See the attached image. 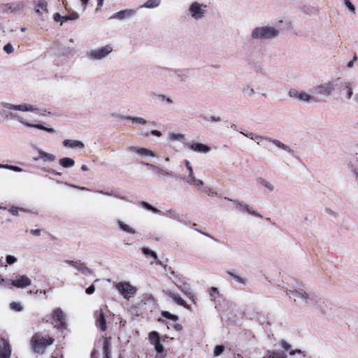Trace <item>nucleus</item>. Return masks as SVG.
Returning <instances> with one entry per match:
<instances>
[{"instance_id": "nucleus-32", "label": "nucleus", "mask_w": 358, "mask_h": 358, "mask_svg": "<svg viewBox=\"0 0 358 358\" xmlns=\"http://www.w3.org/2000/svg\"><path fill=\"white\" fill-rule=\"evenodd\" d=\"M178 287L182 293H184V294L188 297H193L192 289L187 283H182V285H178Z\"/></svg>"}, {"instance_id": "nucleus-37", "label": "nucleus", "mask_w": 358, "mask_h": 358, "mask_svg": "<svg viewBox=\"0 0 358 358\" xmlns=\"http://www.w3.org/2000/svg\"><path fill=\"white\" fill-rule=\"evenodd\" d=\"M264 358H287V357L278 352L268 351Z\"/></svg>"}, {"instance_id": "nucleus-14", "label": "nucleus", "mask_w": 358, "mask_h": 358, "mask_svg": "<svg viewBox=\"0 0 358 358\" xmlns=\"http://www.w3.org/2000/svg\"><path fill=\"white\" fill-rule=\"evenodd\" d=\"M31 280L25 275H20L15 280H13L11 284L17 288H25L31 285Z\"/></svg>"}, {"instance_id": "nucleus-7", "label": "nucleus", "mask_w": 358, "mask_h": 358, "mask_svg": "<svg viewBox=\"0 0 358 358\" xmlns=\"http://www.w3.org/2000/svg\"><path fill=\"white\" fill-rule=\"evenodd\" d=\"M113 50L112 45H106L104 46L91 50L87 52L88 59L97 61L101 60L109 55Z\"/></svg>"}, {"instance_id": "nucleus-23", "label": "nucleus", "mask_w": 358, "mask_h": 358, "mask_svg": "<svg viewBox=\"0 0 358 358\" xmlns=\"http://www.w3.org/2000/svg\"><path fill=\"white\" fill-rule=\"evenodd\" d=\"M36 12L39 15H42L48 12L47 3L43 0H39L35 3Z\"/></svg>"}, {"instance_id": "nucleus-45", "label": "nucleus", "mask_w": 358, "mask_h": 358, "mask_svg": "<svg viewBox=\"0 0 358 358\" xmlns=\"http://www.w3.org/2000/svg\"><path fill=\"white\" fill-rule=\"evenodd\" d=\"M10 307L12 310H15V311H17V312H20L23 309V307L22 306V304L20 303H18V302H13L10 304Z\"/></svg>"}, {"instance_id": "nucleus-16", "label": "nucleus", "mask_w": 358, "mask_h": 358, "mask_svg": "<svg viewBox=\"0 0 358 358\" xmlns=\"http://www.w3.org/2000/svg\"><path fill=\"white\" fill-rule=\"evenodd\" d=\"M301 301L308 306H313L318 302V298L314 293L304 291Z\"/></svg>"}, {"instance_id": "nucleus-5", "label": "nucleus", "mask_w": 358, "mask_h": 358, "mask_svg": "<svg viewBox=\"0 0 358 358\" xmlns=\"http://www.w3.org/2000/svg\"><path fill=\"white\" fill-rule=\"evenodd\" d=\"M343 79L340 77L332 78L326 83L316 85L314 88L315 92L320 95H331L339 85H341Z\"/></svg>"}, {"instance_id": "nucleus-17", "label": "nucleus", "mask_w": 358, "mask_h": 358, "mask_svg": "<svg viewBox=\"0 0 358 358\" xmlns=\"http://www.w3.org/2000/svg\"><path fill=\"white\" fill-rule=\"evenodd\" d=\"M136 13V11L133 9H125L120 10L119 12H117L113 15L110 16V19H118V20H124L126 18H129L134 15Z\"/></svg>"}, {"instance_id": "nucleus-33", "label": "nucleus", "mask_w": 358, "mask_h": 358, "mask_svg": "<svg viewBox=\"0 0 358 358\" xmlns=\"http://www.w3.org/2000/svg\"><path fill=\"white\" fill-rule=\"evenodd\" d=\"M341 85L343 86V89L346 91L347 99H351L352 94H353L352 83L348 80H343Z\"/></svg>"}, {"instance_id": "nucleus-43", "label": "nucleus", "mask_w": 358, "mask_h": 358, "mask_svg": "<svg viewBox=\"0 0 358 358\" xmlns=\"http://www.w3.org/2000/svg\"><path fill=\"white\" fill-rule=\"evenodd\" d=\"M203 120H205L206 122H214V123H217L221 121V119L220 117L215 116V115L203 117Z\"/></svg>"}, {"instance_id": "nucleus-12", "label": "nucleus", "mask_w": 358, "mask_h": 358, "mask_svg": "<svg viewBox=\"0 0 358 358\" xmlns=\"http://www.w3.org/2000/svg\"><path fill=\"white\" fill-rule=\"evenodd\" d=\"M65 263L68 264L69 265L74 267L78 271L81 272L83 274L85 275H89L92 274V271L87 268L83 263H82L80 261H69L66 260L65 261Z\"/></svg>"}, {"instance_id": "nucleus-44", "label": "nucleus", "mask_w": 358, "mask_h": 358, "mask_svg": "<svg viewBox=\"0 0 358 358\" xmlns=\"http://www.w3.org/2000/svg\"><path fill=\"white\" fill-rule=\"evenodd\" d=\"M229 275L231 277V278L235 280L236 282L241 283V284H245V279L237 275L236 274H234L232 273H229Z\"/></svg>"}, {"instance_id": "nucleus-61", "label": "nucleus", "mask_w": 358, "mask_h": 358, "mask_svg": "<svg viewBox=\"0 0 358 358\" xmlns=\"http://www.w3.org/2000/svg\"><path fill=\"white\" fill-rule=\"evenodd\" d=\"M281 346L285 350H288L290 348L289 345L285 341L281 342Z\"/></svg>"}, {"instance_id": "nucleus-11", "label": "nucleus", "mask_w": 358, "mask_h": 358, "mask_svg": "<svg viewBox=\"0 0 358 358\" xmlns=\"http://www.w3.org/2000/svg\"><path fill=\"white\" fill-rule=\"evenodd\" d=\"M127 150L141 157H155V153L153 151L145 148L130 146L128 148Z\"/></svg>"}, {"instance_id": "nucleus-62", "label": "nucleus", "mask_w": 358, "mask_h": 358, "mask_svg": "<svg viewBox=\"0 0 358 358\" xmlns=\"http://www.w3.org/2000/svg\"><path fill=\"white\" fill-rule=\"evenodd\" d=\"M31 233L36 236H39L41 234V230L40 229H32L31 230Z\"/></svg>"}, {"instance_id": "nucleus-59", "label": "nucleus", "mask_w": 358, "mask_h": 358, "mask_svg": "<svg viewBox=\"0 0 358 358\" xmlns=\"http://www.w3.org/2000/svg\"><path fill=\"white\" fill-rule=\"evenodd\" d=\"M356 59H357V57H354V59H353V60L350 61V62L347 64V67H348V68H349V69H350V68H352V67L353 66V65H354V62H355V61Z\"/></svg>"}, {"instance_id": "nucleus-24", "label": "nucleus", "mask_w": 358, "mask_h": 358, "mask_svg": "<svg viewBox=\"0 0 358 358\" xmlns=\"http://www.w3.org/2000/svg\"><path fill=\"white\" fill-rule=\"evenodd\" d=\"M11 348L8 343L4 342L2 346H0V358H10Z\"/></svg>"}, {"instance_id": "nucleus-10", "label": "nucleus", "mask_w": 358, "mask_h": 358, "mask_svg": "<svg viewBox=\"0 0 358 358\" xmlns=\"http://www.w3.org/2000/svg\"><path fill=\"white\" fill-rule=\"evenodd\" d=\"M34 149L38 152V156L34 157L35 161L42 160L44 162L51 163L56 160V156L54 154L48 152L37 146H34Z\"/></svg>"}, {"instance_id": "nucleus-22", "label": "nucleus", "mask_w": 358, "mask_h": 358, "mask_svg": "<svg viewBox=\"0 0 358 358\" xmlns=\"http://www.w3.org/2000/svg\"><path fill=\"white\" fill-rule=\"evenodd\" d=\"M348 166L355 177L356 183L358 185V160L357 159L350 160L348 164Z\"/></svg>"}, {"instance_id": "nucleus-51", "label": "nucleus", "mask_w": 358, "mask_h": 358, "mask_svg": "<svg viewBox=\"0 0 358 358\" xmlns=\"http://www.w3.org/2000/svg\"><path fill=\"white\" fill-rule=\"evenodd\" d=\"M224 350V347L223 345H217L214 349V355L219 356L221 355Z\"/></svg>"}, {"instance_id": "nucleus-2", "label": "nucleus", "mask_w": 358, "mask_h": 358, "mask_svg": "<svg viewBox=\"0 0 358 358\" xmlns=\"http://www.w3.org/2000/svg\"><path fill=\"white\" fill-rule=\"evenodd\" d=\"M208 8V5L203 2L193 1L188 6L187 15L192 20L197 22L203 20L206 16Z\"/></svg>"}, {"instance_id": "nucleus-40", "label": "nucleus", "mask_w": 358, "mask_h": 358, "mask_svg": "<svg viewBox=\"0 0 358 358\" xmlns=\"http://www.w3.org/2000/svg\"><path fill=\"white\" fill-rule=\"evenodd\" d=\"M343 3L345 7L347 9H348V10L350 12V13L355 14V13H356L355 6L350 0H343Z\"/></svg>"}, {"instance_id": "nucleus-9", "label": "nucleus", "mask_w": 358, "mask_h": 358, "mask_svg": "<svg viewBox=\"0 0 358 358\" xmlns=\"http://www.w3.org/2000/svg\"><path fill=\"white\" fill-rule=\"evenodd\" d=\"M290 97L296 99L305 103H310L314 101V97L309 94L296 90H290L289 92Z\"/></svg>"}, {"instance_id": "nucleus-4", "label": "nucleus", "mask_w": 358, "mask_h": 358, "mask_svg": "<svg viewBox=\"0 0 358 358\" xmlns=\"http://www.w3.org/2000/svg\"><path fill=\"white\" fill-rule=\"evenodd\" d=\"M10 115L12 117L16 118L19 123L27 128H34L50 134H53L55 131L53 128L45 127L43 122L30 119L28 115H13L12 114Z\"/></svg>"}, {"instance_id": "nucleus-58", "label": "nucleus", "mask_w": 358, "mask_h": 358, "mask_svg": "<svg viewBox=\"0 0 358 358\" xmlns=\"http://www.w3.org/2000/svg\"><path fill=\"white\" fill-rule=\"evenodd\" d=\"M62 17L63 16L60 15L59 13H56V14L54 15V20L56 22H58L59 20L62 21Z\"/></svg>"}, {"instance_id": "nucleus-46", "label": "nucleus", "mask_w": 358, "mask_h": 358, "mask_svg": "<svg viewBox=\"0 0 358 358\" xmlns=\"http://www.w3.org/2000/svg\"><path fill=\"white\" fill-rule=\"evenodd\" d=\"M141 206H143V208H145L147 210H152L154 213H159V210L158 209H157L156 208L152 206L151 205H150L148 203H147L145 201H142L141 203Z\"/></svg>"}, {"instance_id": "nucleus-47", "label": "nucleus", "mask_w": 358, "mask_h": 358, "mask_svg": "<svg viewBox=\"0 0 358 358\" xmlns=\"http://www.w3.org/2000/svg\"><path fill=\"white\" fill-rule=\"evenodd\" d=\"M143 252L146 255H150L154 259H157V255L155 252L148 249V248H143Z\"/></svg>"}, {"instance_id": "nucleus-35", "label": "nucleus", "mask_w": 358, "mask_h": 358, "mask_svg": "<svg viewBox=\"0 0 358 358\" xmlns=\"http://www.w3.org/2000/svg\"><path fill=\"white\" fill-rule=\"evenodd\" d=\"M156 97L159 101L163 102L167 105L173 104V99L167 96L165 94H159L156 95Z\"/></svg>"}, {"instance_id": "nucleus-36", "label": "nucleus", "mask_w": 358, "mask_h": 358, "mask_svg": "<svg viewBox=\"0 0 358 358\" xmlns=\"http://www.w3.org/2000/svg\"><path fill=\"white\" fill-rule=\"evenodd\" d=\"M145 165L149 166L153 171H155L157 174L162 175V176H171V174L169 173H168L166 171H165L161 168H159L156 166H154L150 164H145Z\"/></svg>"}, {"instance_id": "nucleus-53", "label": "nucleus", "mask_w": 358, "mask_h": 358, "mask_svg": "<svg viewBox=\"0 0 358 358\" xmlns=\"http://www.w3.org/2000/svg\"><path fill=\"white\" fill-rule=\"evenodd\" d=\"M6 263L10 265L13 264L14 263H15L17 262L16 257H15L13 255H8L6 258Z\"/></svg>"}, {"instance_id": "nucleus-50", "label": "nucleus", "mask_w": 358, "mask_h": 358, "mask_svg": "<svg viewBox=\"0 0 358 358\" xmlns=\"http://www.w3.org/2000/svg\"><path fill=\"white\" fill-rule=\"evenodd\" d=\"M243 92H245L249 96H253L255 95V90L249 86L244 87Z\"/></svg>"}, {"instance_id": "nucleus-56", "label": "nucleus", "mask_w": 358, "mask_h": 358, "mask_svg": "<svg viewBox=\"0 0 358 358\" xmlns=\"http://www.w3.org/2000/svg\"><path fill=\"white\" fill-rule=\"evenodd\" d=\"M94 290H95L94 286V285H91L88 288L86 289L85 292L87 294H92L94 293Z\"/></svg>"}, {"instance_id": "nucleus-3", "label": "nucleus", "mask_w": 358, "mask_h": 358, "mask_svg": "<svg viewBox=\"0 0 358 358\" xmlns=\"http://www.w3.org/2000/svg\"><path fill=\"white\" fill-rule=\"evenodd\" d=\"M1 106L4 110H13L23 112H31L40 116H45L46 114L50 113L45 108H38L35 105H31L29 103L15 105L10 103H2Z\"/></svg>"}, {"instance_id": "nucleus-13", "label": "nucleus", "mask_w": 358, "mask_h": 358, "mask_svg": "<svg viewBox=\"0 0 358 358\" xmlns=\"http://www.w3.org/2000/svg\"><path fill=\"white\" fill-rule=\"evenodd\" d=\"M149 341L151 344L155 345V348L157 352L162 353L164 351L163 345L160 343L159 336L157 331H151L149 334Z\"/></svg>"}, {"instance_id": "nucleus-15", "label": "nucleus", "mask_w": 358, "mask_h": 358, "mask_svg": "<svg viewBox=\"0 0 358 358\" xmlns=\"http://www.w3.org/2000/svg\"><path fill=\"white\" fill-rule=\"evenodd\" d=\"M55 326L58 329L65 327V314L61 310H55L53 313Z\"/></svg>"}, {"instance_id": "nucleus-64", "label": "nucleus", "mask_w": 358, "mask_h": 358, "mask_svg": "<svg viewBox=\"0 0 358 358\" xmlns=\"http://www.w3.org/2000/svg\"><path fill=\"white\" fill-rule=\"evenodd\" d=\"M218 293V290L217 288L215 287H212L211 288V290H210V295L211 296H214L215 294H217Z\"/></svg>"}, {"instance_id": "nucleus-18", "label": "nucleus", "mask_w": 358, "mask_h": 358, "mask_svg": "<svg viewBox=\"0 0 358 358\" xmlns=\"http://www.w3.org/2000/svg\"><path fill=\"white\" fill-rule=\"evenodd\" d=\"M185 166L189 171V180L187 182L196 186H202L203 184V181L195 178L192 167L190 166L189 162L188 160H185Z\"/></svg>"}, {"instance_id": "nucleus-57", "label": "nucleus", "mask_w": 358, "mask_h": 358, "mask_svg": "<svg viewBox=\"0 0 358 358\" xmlns=\"http://www.w3.org/2000/svg\"><path fill=\"white\" fill-rule=\"evenodd\" d=\"M196 231L197 232H199V233H200V234H203V235L206 236V237H208V238H210V239H212V240H213V241H217V240H216L215 238H214L213 236H211L210 234H206V233H204V232H202V231H200V230H199V229H196Z\"/></svg>"}, {"instance_id": "nucleus-38", "label": "nucleus", "mask_w": 358, "mask_h": 358, "mask_svg": "<svg viewBox=\"0 0 358 358\" xmlns=\"http://www.w3.org/2000/svg\"><path fill=\"white\" fill-rule=\"evenodd\" d=\"M103 352L105 354V358H110V343L109 341V338H104V343H103Z\"/></svg>"}, {"instance_id": "nucleus-27", "label": "nucleus", "mask_w": 358, "mask_h": 358, "mask_svg": "<svg viewBox=\"0 0 358 358\" xmlns=\"http://www.w3.org/2000/svg\"><path fill=\"white\" fill-rule=\"evenodd\" d=\"M96 325L102 330L106 331L107 329L106 321L104 317V314L102 310H100L99 316L96 320Z\"/></svg>"}, {"instance_id": "nucleus-25", "label": "nucleus", "mask_w": 358, "mask_h": 358, "mask_svg": "<svg viewBox=\"0 0 358 358\" xmlns=\"http://www.w3.org/2000/svg\"><path fill=\"white\" fill-rule=\"evenodd\" d=\"M304 290H287V295L294 301H301Z\"/></svg>"}, {"instance_id": "nucleus-63", "label": "nucleus", "mask_w": 358, "mask_h": 358, "mask_svg": "<svg viewBox=\"0 0 358 358\" xmlns=\"http://www.w3.org/2000/svg\"><path fill=\"white\" fill-rule=\"evenodd\" d=\"M167 213L171 215V216L174 217H178V215L177 213L173 210H167Z\"/></svg>"}, {"instance_id": "nucleus-39", "label": "nucleus", "mask_w": 358, "mask_h": 358, "mask_svg": "<svg viewBox=\"0 0 358 358\" xmlns=\"http://www.w3.org/2000/svg\"><path fill=\"white\" fill-rule=\"evenodd\" d=\"M169 138L172 141H182L185 139V136L180 133H171Z\"/></svg>"}, {"instance_id": "nucleus-6", "label": "nucleus", "mask_w": 358, "mask_h": 358, "mask_svg": "<svg viewBox=\"0 0 358 358\" xmlns=\"http://www.w3.org/2000/svg\"><path fill=\"white\" fill-rule=\"evenodd\" d=\"M54 339L36 334L31 339V345L35 353L43 354L47 346L52 344Z\"/></svg>"}, {"instance_id": "nucleus-21", "label": "nucleus", "mask_w": 358, "mask_h": 358, "mask_svg": "<svg viewBox=\"0 0 358 358\" xmlns=\"http://www.w3.org/2000/svg\"><path fill=\"white\" fill-rule=\"evenodd\" d=\"M63 145L66 148H70L72 149L82 150L84 148V143L78 140L66 139L63 141Z\"/></svg>"}, {"instance_id": "nucleus-42", "label": "nucleus", "mask_w": 358, "mask_h": 358, "mask_svg": "<svg viewBox=\"0 0 358 358\" xmlns=\"http://www.w3.org/2000/svg\"><path fill=\"white\" fill-rule=\"evenodd\" d=\"M0 169H6L8 170H11L15 172H22V169L20 167L13 166V165H8V164H0Z\"/></svg>"}, {"instance_id": "nucleus-31", "label": "nucleus", "mask_w": 358, "mask_h": 358, "mask_svg": "<svg viewBox=\"0 0 358 358\" xmlns=\"http://www.w3.org/2000/svg\"><path fill=\"white\" fill-rule=\"evenodd\" d=\"M117 224L119 226L120 229L126 233L130 234H134L136 233V231L132 227H131L130 226H129L128 224H127L126 223L121 220H117Z\"/></svg>"}, {"instance_id": "nucleus-48", "label": "nucleus", "mask_w": 358, "mask_h": 358, "mask_svg": "<svg viewBox=\"0 0 358 358\" xmlns=\"http://www.w3.org/2000/svg\"><path fill=\"white\" fill-rule=\"evenodd\" d=\"M162 315L163 317L169 320H172L173 321H176L178 320V317L176 315H172L171 313L168 311H163L162 313Z\"/></svg>"}, {"instance_id": "nucleus-20", "label": "nucleus", "mask_w": 358, "mask_h": 358, "mask_svg": "<svg viewBox=\"0 0 358 358\" xmlns=\"http://www.w3.org/2000/svg\"><path fill=\"white\" fill-rule=\"evenodd\" d=\"M189 147L192 151L201 153H206L210 150L209 146L201 143H192L189 144Z\"/></svg>"}, {"instance_id": "nucleus-8", "label": "nucleus", "mask_w": 358, "mask_h": 358, "mask_svg": "<svg viewBox=\"0 0 358 358\" xmlns=\"http://www.w3.org/2000/svg\"><path fill=\"white\" fill-rule=\"evenodd\" d=\"M116 289L122 295V296L129 299L136 292V288L128 282H120L115 285Z\"/></svg>"}, {"instance_id": "nucleus-28", "label": "nucleus", "mask_w": 358, "mask_h": 358, "mask_svg": "<svg viewBox=\"0 0 358 358\" xmlns=\"http://www.w3.org/2000/svg\"><path fill=\"white\" fill-rule=\"evenodd\" d=\"M59 164L64 168H71L75 165V161L70 157H63L59 160Z\"/></svg>"}, {"instance_id": "nucleus-60", "label": "nucleus", "mask_w": 358, "mask_h": 358, "mask_svg": "<svg viewBox=\"0 0 358 358\" xmlns=\"http://www.w3.org/2000/svg\"><path fill=\"white\" fill-rule=\"evenodd\" d=\"M151 134L154 136H162V133L160 131H158V130H153L152 131Z\"/></svg>"}, {"instance_id": "nucleus-52", "label": "nucleus", "mask_w": 358, "mask_h": 358, "mask_svg": "<svg viewBox=\"0 0 358 358\" xmlns=\"http://www.w3.org/2000/svg\"><path fill=\"white\" fill-rule=\"evenodd\" d=\"M240 207L241 208V209L247 211L248 213L257 216V214L254 210H252L248 205L240 204Z\"/></svg>"}, {"instance_id": "nucleus-26", "label": "nucleus", "mask_w": 358, "mask_h": 358, "mask_svg": "<svg viewBox=\"0 0 358 358\" xmlns=\"http://www.w3.org/2000/svg\"><path fill=\"white\" fill-rule=\"evenodd\" d=\"M241 134H242L243 135L250 138V139L255 141L257 145H261L263 140H268L269 141V138H264L263 136H257V135H255V134L253 133H244V132H241Z\"/></svg>"}, {"instance_id": "nucleus-19", "label": "nucleus", "mask_w": 358, "mask_h": 358, "mask_svg": "<svg viewBox=\"0 0 358 358\" xmlns=\"http://www.w3.org/2000/svg\"><path fill=\"white\" fill-rule=\"evenodd\" d=\"M166 296H168L170 299H171L174 302L180 306H182L187 308H189V306L187 305L186 302L179 296L178 294L171 291L166 290L164 291Z\"/></svg>"}, {"instance_id": "nucleus-1", "label": "nucleus", "mask_w": 358, "mask_h": 358, "mask_svg": "<svg viewBox=\"0 0 358 358\" xmlns=\"http://www.w3.org/2000/svg\"><path fill=\"white\" fill-rule=\"evenodd\" d=\"M279 30L272 26H259L251 31V38L256 41H266L275 38L279 35Z\"/></svg>"}, {"instance_id": "nucleus-55", "label": "nucleus", "mask_w": 358, "mask_h": 358, "mask_svg": "<svg viewBox=\"0 0 358 358\" xmlns=\"http://www.w3.org/2000/svg\"><path fill=\"white\" fill-rule=\"evenodd\" d=\"M20 210H22V208H14V207H13V208H11L9 210L10 213L12 215H15V216H17V215H18V214H19L18 213H19V211H20Z\"/></svg>"}, {"instance_id": "nucleus-49", "label": "nucleus", "mask_w": 358, "mask_h": 358, "mask_svg": "<svg viewBox=\"0 0 358 358\" xmlns=\"http://www.w3.org/2000/svg\"><path fill=\"white\" fill-rule=\"evenodd\" d=\"M260 182H261L262 185L265 187L268 190H270V191H273V190L274 187H273V185L270 182H268V181H267L266 180H261Z\"/></svg>"}, {"instance_id": "nucleus-30", "label": "nucleus", "mask_w": 358, "mask_h": 358, "mask_svg": "<svg viewBox=\"0 0 358 358\" xmlns=\"http://www.w3.org/2000/svg\"><path fill=\"white\" fill-rule=\"evenodd\" d=\"M161 0H147L140 8H155L158 7L161 3Z\"/></svg>"}, {"instance_id": "nucleus-29", "label": "nucleus", "mask_w": 358, "mask_h": 358, "mask_svg": "<svg viewBox=\"0 0 358 358\" xmlns=\"http://www.w3.org/2000/svg\"><path fill=\"white\" fill-rule=\"evenodd\" d=\"M269 141L280 149H282L289 153L293 152V150L289 146L286 145L285 144H284L283 143L280 142L278 140L269 138Z\"/></svg>"}, {"instance_id": "nucleus-34", "label": "nucleus", "mask_w": 358, "mask_h": 358, "mask_svg": "<svg viewBox=\"0 0 358 358\" xmlns=\"http://www.w3.org/2000/svg\"><path fill=\"white\" fill-rule=\"evenodd\" d=\"M124 120H130L134 124L145 125L147 124V121L141 117H131L127 116L124 117Z\"/></svg>"}, {"instance_id": "nucleus-41", "label": "nucleus", "mask_w": 358, "mask_h": 358, "mask_svg": "<svg viewBox=\"0 0 358 358\" xmlns=\"http://www.w3.org/2000/svg\"><path fill=\"white\" fill-rule=\"evenodd\" d=\"M79 17V15L76 12H71L69 15H64L62 17V22L66 20H77Z\"/></svg>"}, {"instance_id": "nucleus-54", "label": "nucleus", "mask_w": 358, "mask_h": 358, "mask_svg": "<svg viewBox=\"0 0 358 358\" xmlns=\"http://www.w3.org/2000/svg\"><path fill=\"white\" fill-rule=\"evenodd\" d=\"M3 50L8 53V54H10L12 52H13L14 51V48L13 47V45L10 43H8L6 44V45H4L3 47Z\"/></svg>"}]
</instances>
